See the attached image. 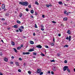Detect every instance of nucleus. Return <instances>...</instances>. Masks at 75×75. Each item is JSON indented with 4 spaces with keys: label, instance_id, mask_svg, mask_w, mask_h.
Listing matches in <instances>:
<instances>
[{
    "label": "nucleus",
    "instance_id": "32",
    "mask_svg": "<svg viewBox=\"0 0 75 75\" xmlns=\"http://www.w3.org/2000/svg\"><path fill=\"white\" fill-rule=\"evenodd\" d=\"M67 71H68L69 72H70V70H69V69L68 68L67 69Z\"/></svg>",
    "mask_w": 75,
    "mask_h": 75
},
{
    "label": "nucleus",
    "instance_id": "26",
    "mask_svg": "<svg viewBox=\"0 0 75 75\" xmlns=\"http://www.w3.org/2000/svg\"><path fill=\"white\" fill-rule=\"evenodd\" d=\"M28 73L29 74H31V71H28Z\"/></svg>",
    "mask_w": 75,
    "mask_h": 75
},
{
    "label": "nucleus",
    "instance_id": "28",
    "mask_svg": "<svg viewBox=\"0 0 75 75\" xmlns=\"http://www.w3.org/2000/svg\"><path fill=\"white\" fill-rule=\"evenodd\" d=\"M52 23L54 24H55L56 23H57V22L54 21H52Z\"/></svg>",
    "mask_w": 75,
    "mask_h": 75
},
{
    "label": "nucleus",
    "instance_id": "5",
    "mask_svg": "<svg viewBox=\"0 0 75 75\" xmlns=\"http://www.w3.org/2000/svg\"><path fill=\"white\" fill-rule=\"evenodd\" d=\"M36 47H37V48H42V46H41L40 45L36 46Z\"/></svg>",
    "mask_w": 75,
    "mask_h": 75
},
{
    "label": "nucleus",
    "instance_id": "35",
    "mask_svg": "<svg viewBox=\"0 0 75 75\" xmlns=\"http://www.w3.org/2000/svg\"><path fill=\"white\" fill-rule=\"evenodd\" d=\"M3 55V53L2 52L0 53V56H2Z\"/></svg>",
    "mask_w": 75,
    "mask_h": 75
},
{
    "label": "nucleus",
    "instance_id": "64",
    "mask_svg": "<svg viewBox=\"0 0 75 75\" xmlns=\"http://www.w3.org/2000/svg\"><path fill=\"white\" fill-rule=\"evenodd\" d=\"M21 47H23V45H21Z\"/></svg>",
    "mask_w": 75,
    "mask_h": 75
},
{
    "label": "nucleus",
    "instance_id": "4",
    "mask_svg": "<svg viewBox=\"0 0 75 75\" xmlns=\"http://www.w3.org/2000/svg\"><path fill=\"white\" fill-rule=\"evenodd\" d=\"M37 71L38 74H39L41 72V70H40V69H37Z\"/></svg>",
    "mask_w": 75,
    "mask_h": 75
},
{
    "label": "nucleus",
    "instance_id": "20",
    "mask_svg": "<svg viewBox=\"0 0 75 75\" xmlns=\"http://www.w3.org/2000/svg\"><path fill=\"white\" fill-rule=\"evenodd\" d=\"M30 13L32 14H33V13H34V10H31L30 11Z\"/></svg>",
    "mask_w": 75,
    "mask_h": 75
},
{
    "label": "nucleus",
    "instance_id": "25",
    "mask_svg": "<svg viewBox=\"0 0 75 75\" xmlns=\"http://www.w3.org/2000/svg\"><path fill=\"white\" fill-rule=\"evenodd\" d=\"M68 47V45H66L65 46L64 45V47Z\"/></svg>",
    "mask_w": 75,
    "mask_h": 75
},
{
    "label": "nucleus",
    "instance_id": "13",
    "mask_svg": "<svg viewBox=\"0 0 75 75\" xmlns=\"http://www.w3.org/2000/svg\"><path fill=\"white\" fill-rule=\"evenodd\" d=\"M11 44L12 45H15V43H14V42H11Z\"/></svg>",
    "mask_w": 75,
    "mask_h": 75
},
{
    "label": "nucleus",
    "instance_id": "31",
    "mask_svg": "<svg viewBox=\"0 0 75 75\" xmlns=\"http://www.w3.org/2000/svg\"><path fill=\"white\" fill-rule=\"evenodd\" d=\"M45 48H49V47H48V46L47 45H45Z\"/></svg>",
    "mask_w": 75,
    "mask_h": 75
},
{
    "label": "nucleus",
    "instance_id": "50",
    "mask_svg": "<svg viewBox=\"0 0 75 75\" xmlns=\"http://www.w3.org/2000/svg\"><path fill=\"white\" fill-rule=\"evenodd\" d=\"M10 64H13V62H10Z\"/></svg>",
    "mask_w": 75,
    "mask_h": 75
},
{
    "label": "nucleus",
    "instance_id": "16",
    "mask_svg": "<svg viewBox=\"0 0 75 75\" xmlns=\"http://www.w3.org/2000/svg\"><path fill=\"white\" fill-rule=\"evenodd\" d=\"M13 49L14 50L15 52H16V53H17V50H16V48H13Z\"/></svg>",
    "mask_w": 75,
    "mask_h": 75
},
{
    "label": "nucleus",
    "instance_id": "43",
    "mask_svg": "<svg viewBox=\"0 0 75 75\" xmlns=\"http://www.w3.org/2000/svg\"><path fill=\"white\" fill-rule=\"evenodd\" d=\"M5 14V16H8V14L7 13H6Z\"/></svg>",
    "mask_w": 75,
    "mask_h": 75
},
{
    "label": "nucleus",
    "instance_id": "3",
    "mask_svg": "<svg viewBox=\"0 0 75 75\" xmlns=\"http://www.w3.org/2000/svg\"><path fill=\"white\" fill-rule=\"evenodd\" d=\"M5 7H6V5L4 4H3L1 6L2 9H4Z\"/></svg>",
    "mask_w": 75,
    "mask_h": 75
},
{
    "label": "nucleus",
    "instance_id": "38",
    "mask_svg": "<svg viewBox=\"0 0 75 75\" xmlns=\"http://www.w3.org/2000/svg\"><path fill=\"white\" fill-rule=\"evenodd\" d=\"M51 74H52V75L54 74V72H53L52 71L51 72Z\"/></svg>",
    "mask_w": 75,
    "mask_h": 75
},
{
    "label": "nucleus",
    "instance_id": "10",
    "mask_svg": "<svg viewBox=\"0 0 75 75\" xmlns=\"http://www.w3.org/2000/svg\"><path fill=\"white\" fill-rule=\"evenodd\" d=\"M15 64L17 66H19V63L18 62H16Z\"/></svg>",
    "mask_w": 75,
    "mask_h": 75
},
{
    "label": "nucleus",
    "instance_id": "11",
    "mask_svg": "<svg viewBox=\"0 0 75 75\" xmlns=\"http://www.w3.org/2000/svg\"><path fill=\"white\" fill-rule=\"evenodd\" d=\"M67 33L68 34H71V32L69 30H68L67 32Z\"/></svg>",
    "mask_w": 75,
    "mask_h": 75
},
{
    "label": "nucleus",
    "instance_id": "48",
    "mask_svg": "<svg viewBox=\"0 0 75 75\" xmlns=\"http://www.w3.org/2000/svg\"><path fill=\"white\" fill-rule=\"evenodd\" d=\"M46 6H47V7H50V6H49V5H47Z\"/></svg>",
    "mask_w": 75,
    "mask_h": 75
},
{
    "label": "nucleus",
    "instance_id": "46",
    "mask_svg": "<svg viewBox=\"0 0 75 75\" xmlns=\"http://www.w3.org/2000/svg\"><path fill=\"white\" fill-rule=\"evenodd\" d=\"M64 63H65V64H67V61L65 60L64 61Z\"/></svg>",
    "mask_w": 75,
    "mask_h": 75
},
{
    "label": "nucleus",
    "instance_id": "15",
    "mask_svg": "<svg viewBox=\"0 0 75 75\" xmlns=\"http://www.w3.org/2000/svg\"><path fill=\"white\" fill-rule=\"evenodd\" d=\"M52 69L54 71H56V68L54 67Z\"/></svg>",
    "mask_w": 75,
    "mask_h": 75
},
{
    "label": "nucleus",
    "instance_id": "18",
    "mask_svg": "<svg viewBox=\"0 0 75 75\" xmlns=\"http://www.w3.org/2000/svg\"><path fill=\"white\" fill-rule=\"evenodd\" d=\"M30 44H34V42H33L32 41H30Z\"/></svg>",
    "mask_w": 75,
    "mask_h": 75
},
{
    "label": "nucleus",
    "instance_id": "39",
    "mask_svg": "<svg viewBox=\"0 0 75 75\" xmlns=\"http://www.w3.org/2000/svg\"><path fill=\"white\" fill-rule=\"evenodd\" d=\"M69 13H70V12H67V13H66L67 15V16H68V15H69Z\"/></svg>",
    "mask_w": 75,
    "mask_h": 75
},
{
    "label": "nucleus",
    "instance_id": "54",
    "mask_svg": "<svg viewBox=\"0 0 75 75\" xmlns=\"http://www.w3.org/2000/svg\"><path fill=\"white\" fill-rule=\"evenodd\" d=\"M61 34H58V36H59V37H61Z\"/></svg>",
    "mask_w": 75,
    "mask_h": 75
},
{
    "label": "nucleus",
    "instance_id": "56",
    "mask_svg": "<svg viewBox=\"0 0 75 75\" xmlns=\"http://www.w3.org/2000/svg\"><path fill=\"white\" fill-rule=\"evenodd\" d=\"M11 58H12V59H14V56H12Z\"/></svg>",
    "mask_w": 75,
    "mask_h": 75
},
{
    "label": "nucleus",
    "instance_id": "61",
    "mask_svg": "<svg viewBox=\"0 0 75 75\" xmlns=\"http://www.w3.org/2000/svg\"><path fill=\"white\" fill-rule=\"evenodd\" d=\"M35 15H37V13L35 12Z\"/></svg>",
    "mask_w": 75,
    "mask_h": 75
},
{
    "label": "nucleus",
    "instance_id": "12",
    "mask_svg": "<svg viewBox=\"0 0 75 75\" xmlns=\"http://www.w3.org/2000/svg\"><path fill=\"white\" fill-rule=\"evenodd\" d=\"M23 16V13H21L19 14V17L21 18L22 17V16Z\"/></svg>",
    "mask_w": 75,
    "mask_h": 75
},
{
    "label": "nucleus",
    "instance_id": "45",
    "mask_svg": "<svg viewBox=\"0 0 75 75\" xmlns=\"http://www.w3.org/2000/svg\"><path fill=\"white\" fill-rule=\"evenodd\" d=\"M23 55H26V52H24L23 53Z\"/></svg>",
    "mask_w": 75,
    "mask_h": 75
},
{
    "label": "nucleus",
    "instance_id": "27",
    "mask_svg": "<svg viewBox=\"0 0 75 75\" xmlns=\"http://www.w3.org/2000/svg\"><path fill=\"white\" fill-rule=\"evenodd\" d=\"M35 28H38V27H37V24H35Z\"/></svg>",
    "mask_w": 75,
    "mask_h": 75
},
{
    "label": "nucleus",
    "instance_id": "6",
    "mask_svg": "<svg viewBox=\"0 0 75 75\" xmlns=\"http://www.w3.org/2000/svg\"><path fill=\"white\" fill-rule=\"evenodd\" d=\"M34 50L33 49H30V50H29V52H32V51H34Z\"/></svg>",
    "mask_w": 75,
    "mask_h": 75
},
{
    "label": "nucleus",
    "instance_id": "34",
    "mask_svg": "<svg viewBox=\"0 0 75 75\" xmlns=\"http://www.w3.org/2000/svg\"><path fill=\"white\" fill-rule=\"evenodd\" d=\"M28 7L29 8H31V6L30 5H28Z\"/></svg>",
    "mask_w": 75,
    "mask_h": 75
},
{
    "label": "nucleus",
    "instance_id": "1",
    "mask_svg": "<svg viewBox=\"0 0 75 75\" xmlns=\"http://www.w3.org/2000/svg\"><path fill=\"white\" fill-rule=\"evenodd\" d=\"M19 3L20 4H21L23 6H27L28 5V2L27 1L25 2L20 1Z\"/></svg>",
    "mask_w": 75,
    "mask_h": 75
},
{
    "label": "nucleus",
    "instance_id": "24",
    "mask_svg": "<svg viewBox=\"0 0 75 75\" xmlns=\"http://www.w3.org/2000/svg\"><path fill=\"white\" fill-rule=\"evenodd\" d=\"M26 54L27 55H29V54H30V52H26Z\"/></svg>",
    "mask_w": 75,
    "mask_h": 75
},
{
    "label": "nucleus",
    "instance_id": "52",
    "mask_svg": "<svg viewBox=\"0 0 75 75\" xmlns=\"http://www.w3.org/2000/svg\"><path fill=\"white\" fill-rule=\"evenodd\" d=\"M61 26H62V27H64V25H63V24H61Z\"/></svg>",
    "mask_w": 75,
    "mask_h": 75
},
{
    "label": "nucleus",
    "instance_id": "57",
    "mask_svg": "<svg viewBox=\"0 0 75 75\" xmlns=\"http://www.w3.org/2000/svg\"><path fill=\"white\" fill-rule=\"evenodd\" d=\"M33 35H34V36H35V33H34Z\"/></svg>",
    "mask_w": 75,
    "mask_h": 75
},
{
    "label": "nucleus",
    "instance_id": "63",
    "mask_svg": "<svg viewBox=\"0 0 75 75\" xmlns=\"http://www.w3.org/2000/svg\"><path fill=\"white\" fill-rule=\"evenodd\" d=\"M50 71H49L47 73L48 74H50Z\"/></svg>",
    "mask_w": 75,
    "mask_h": 75
},
{
    "label": "nucleus",
    "instance_id": "59",
    "mask_svg": "<svg viewBox=\"0 0 75 75\" xmlns=\"http://www.w3.org/2000/svg\"><path fill=\"white\" fill-rule=\"evenodd\" d=\"M42 56H45V55H44V54H42Z\"/></svg>",
    "mask_w": 75,
    "mask_h": 75
},
{
    "label": "nucleus",
    "instance_id": "58",
    "mask_svg": "<svg viewBox=\"0 0 75 75\" xmlns=\"http://www.w3.org/2000/svg\"><path fill=\"white\" fill-rule=\"evenodd\" d=\"M57 55L58 56V57H59V55H60V54H59L58 53L57 54Z\"/></svg>",
    "mask_w": 75,
    "mask_h": 75
},
{
    "label": "nucleus",
    "instance_id": "62",
    "mask_svg": "<svg viewBox=\"0 0 75 75\" xmlns=\"http://www.w3.org/2000/svg\"><path fill=\"white\" fill-rule=\"evenodd\" d=\"M16 32H18V31H19V30H17L16 31Z\"/></svg>",
    "mask_w": 75,
    "mask_h": 75
},
{
    "label": "nucleus",
    "instance_id": "21",
    "mask_svg": "<svg viewBox=\"0 0 75 75\" xmlns=\"http://www.w3.org/2000/svg\"><path fill=\"white\" fill-rule=\"evenodd\" d=\"M71 36H69V41H71Z\"/></svg>",
    "mask_w": 75,
    "mask_h": 75
},
{
    "label": "nucleus",
    "instance_id": "44",
    "mask_svg": "<svg viewBox=\"0 0 75 75\" xmlns=\"http://www.w3.org/2000/svg\"><path fill=\"white\" fill-rule=\"evenodd\" d=\"M34 40L35 42H37V41H38V39H34Z\"/></svg>",
    "mask_w": 75,
    "mask_h": 75
},
{
    "label": "nucleus",
    "instance_id": "7",
    "mask_svg": "<svg viewBox=\"0 0 75 75\" xmlns=\"http://www.w3.org/2000/svg\"><path fill=\"white\" fill-rule=\"evenodd\" d=\"M4 61H5L6 62H7L8 61V59L7 58H4Z\"/></svg>",
    "mask_w": 75,
    "mask_h": 75
},
{
    "label": "nucleus",
    "instance_id": "17",
    "mask_svg": "<svg viewBox=\"0 0 75 75\" xmlns=\"http://www.w3.org/2000/svg\"><path fill=\"white\" fill-rule=\"evenodd\" d=\"M13 27L15 28H18V26H17V25H14Z\"/></svg>",
    "mask_w": 75,
    "mask_h": 75
},
{
    "label": "nucleus",
    "instance_id": "30",
    "mask_svg": "<svg viewBox=\"0 0 75 75\" xmlns=\"http://www.w3.org/2000/svg\"><path fill=\"white\" fill-rule=\"evenodd\" d=\"M50 62H55V61L54 60H50Z\"/></svg>",
    "mask_w": 75,
    "mask_h": 75
},
{
    "label": "nucleus",
    "instance_id": "22",
    "mask_svg": "<svg viewBox=\"0 0 75 75\" xmlns=\"http://www.w3.org/2000/svg\"><path fill=\"white\" fill-rule=\"evenodd\" d=\"M35 4L37 5H39V4H38V2L37 1L35 2Z\"/></svg>",
    "mask_w": 75,
    "mask_h": 75
},
{
    "label": "nucleus",
    "instance_id": "37",
    "mask_svg": "<svg viewBox=\"0 0 75 75\" xmlns=\"http://www.w3.org/2000/svg\"><path fill=\"white\" fill-rule=\"evenodd\" d=\"M41 27H42V28H44V26H43V25H41Z\"/></svg>",
    "mask_w": 75,
    "mask_h": 75
},
{
    "label": "nucleus",
    "instance_id": "47",
    "mask_svg": "<svg viewBox=\"0 0 75 75\" xmlns=\"http://www.w3.org/2000/svg\"><path fill=\"white\" fill-rule=\"evenodd\" d=\"M41 30L42 31H44V28H41Z\"/></svg>",
    "mask_w": 75,
    "mask_h": 75
},
{
    "label": "nucleus",
    "instance_id": "42",
    "mask_svg": "<svg viewBox=\"0 0 75 75\" xmlns=\"http://www.w3.org/2000/svg\"><path fill=\"white\" fill-rule=\"evenodd\" d=\"M18 71L19 72H21V70L20 69H18Z\"/></svg>",
    "mask_w": 75,
    "mask_h": 75
},
{
    "label": "nucleus",
    "instance_id": "36",
    "mask_svg": "<svg viewBox=\"0 0 75 75\" xmlns=\"http://www.w3.org/2000/svg\"><path fill=\"white\" fill-rule=\"evenodd\" d=\"M26 11H29V10H28V8H26Z\"/></svg>",
    "mask_w": 75,
    "mask_h": 75
},
{
    "label": "nucleus",
    "instance_id": "53",
    "mask_svg": "<svg viewBox=\"0 0 75 75\" xmlns=\"http://www.w3.org/2000/svg\"><path fill=\"white\" fill-rule=\"evenodd\" d=\"M45 17V16H44V15H42V17H43V18H44Z\"/></svg>",
    "mask_w": 75,
    "mask_h": 75
},
{
    "label": "nucleus",
    "instance_id": "14",
    "mask_svg": "<svg viewBox=\"0 0 75 75\" xmlns=\"http://www.w3.org/2000/svg\"><path fill=\"white\" fill-rule=\"evenodd\" d=\"M18 30L20 33H21V32H22L23 31V30H22V29H21L20 28H18Z\"/></svg>",
    "mask_w": 75,
    "mask_h": 75
},
{
    "label": "nucleus",
    "instance_id": "19",
    "mask_svg": "<svg viewBox=\"0 0 75 75\" xmlns=\"http://www.w3.org/2000/svg\"><path fill=\"white\" fill-rule=\"evenodd\" d=\"M17 23H18V24H21V22L19 20L17 21Z\"/></svg>",
    "mask_w": 75,
    "mask_h": 75
},
{
    "label": "nucleus",
    "instance_id": "8",
    "mask_svg": "<svg viewBox=\"0 0 75 75\" xmlns=\"http://www.w3.org/2000/svg\"><path fill=\"white\" fill-rule=\"evenodd\" d=\"M68 20V18H67L65 17L63 18L64 21H67Z\"/></svg>",
    "mask_w": 75,
    "mask_h": 75
},
{
    "label": "nucleus",
    "instance_id": "55",
    "mask_svg": "<svg viewBox=\"0 0 75 75\" xmlns=\"http://www.w3.org/2000/svg\"><path fill=\"white\" fill-rule=\"evenodd\" d=\"M19 60H20V61H22V59L21 58H19Z\"/></svg>",
    "mask_w": 75,
    "mask_h": 75
},
{
    "label": "nucleus",
    "instance_id": "2",
    "mask_svg": "<svg viewBox=\"0 0 75 75\" xmlns=\"http://www.w3.org/2000/svg\"><path fill=\"white\" fill-rule=\"evenodd\" d=\"M68 68V66H64L63 68V71H66L67 70V69Z\"/></svg>",
    "mask_w": 75,
    "mask_h": 75
},
{
    "label": "nucleus",
    "instance_id": "49",
    "mask_svg": "<svg viewBox=\"0 0 75 75\" xmlns=\"http://www.w3.org/2000/svg\"><path fill=\"white\" fill-rule=\"evenodd\" d=\"M66 40H68V39H69V37H67L66 38Z\"/></svg>",
    "mask_w": 75,
    "mask_h": 75
},
{
    "label": "nucleus",
    "instance_id": "29",
    "mask_svg": "<svg viewBox=\"0 0 75 75\" xmlns=\"http://www.w3.org/2000/svg\"><path fill=\"white\" fill-rule=\"evenodd\" d=\"M67 11H64V14H66L67 13Z\"/></svg>",
    "mask_w": 75,
    "mask_h": 75
},
{
    "label": "nucleus",
    "instance_id": "60",
    "mask_svg": "<svg viewBox=\"0 0 75 75\" xmlns=\"http://www.w3.org/2000/svg\"><path fill=\"white\" fill-rule=\"evenodd\" d=\"M53 41L55 42V38H53Z\"/></svg>",
    "mask_w": 75,
    "mask_h": 75
},
{
    "label": "nucleus",
    "instance_id": "51",
    "mask_svg": "<svg viewBox=\"0 0 75 75\" xmlns=\"http://www.w3.org/2000/svg\"><path fill=\"white\" fill-rule=\"evenodd\" d=\"M1 20H3V21H4V20H5V19H4L3 18H2L1 19Z\"/></svg>",
    "mask_w": 75,
    "mask_h": 75
},
{
    "label": "nucleus",
    "instance_id": "23",
    "mask_svg": "<svg viewBox=\"0 0 75 75\" xmlns=\"http://www.w3.org/2000/svg\"><path fill=\"white\" fill-rule=\"evenodd\" d=\"M17 50H19L21 49V47H18L17 48Z\"/></svg>",
    "mask_w": 75,
    "mask_h": 75
},
{
    "label": "nucleus",
    "instance_id": "33",
    "mask_svg": "<svg viewBox=\"0 0 75 75\" xmlns=\"http://www.w3.org/2000/svg\"><path fill=\"white\" fill-rule=\"evenodd\" d=\"M33 55H37V53H35V52H33Z\"/></svg>",
    "mask_w": 75,
    "mask_h": 75
},
{
    "label": "nucleus",
    "instance_id": "41",
    "mask_svg": "<svg viewBox=\"0 0 75 75\" xmlns=\"http://www.w3.org/2000/svg\"><path fill=\"white\" fill-rule=\"evenodd\" d=\"M21 29H24V27L23 26H21Z\"/></svg>",
    "mask_w": 75,
    "mask_h": 75
},
{
    "label": "nucleus",
    "instance_id": "40",
    "mask_svg": "<svg viewBox=\"0 0 75 75\" xmlns=\"http://www.w3.org/2000/svg\"><path fill=\"white\" fill-rule=\"evenodd\" d=\"M40 73V75H42V74H43V72H42Z\"/></svg>",
    "mask_w": 75,
    "mask_h": 75
},
{
    "label": "nucleus",
    "instance_id": "9",
    "mask_svg": "<svg viewBox=\"0 0 75 75\" xmlns=\"http://www.w3.org/2000/svg\"><path fill=\"white\" fill-rule=\"evenodd\" d=\"M58 3L60 5H61V4L62 5V4H62V1H60Z\"/></svg>",
    "mask_w": 75,
    "mask_h": 75
}]
</instances>
